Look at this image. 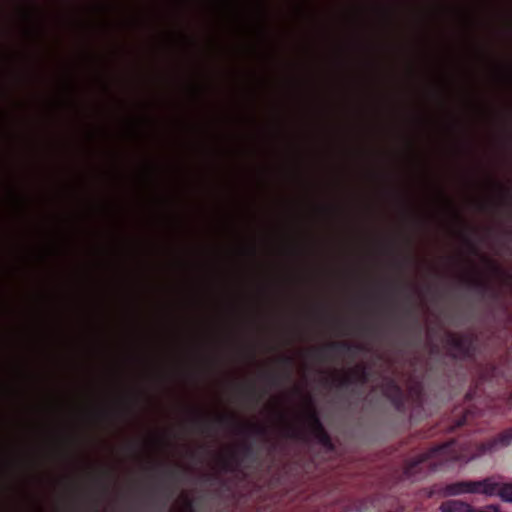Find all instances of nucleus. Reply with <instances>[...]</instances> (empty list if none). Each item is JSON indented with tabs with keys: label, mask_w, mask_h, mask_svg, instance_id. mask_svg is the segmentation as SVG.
Returning <instances> with one entry per match:
<instances>
[{
	"label": "nucleus",
	"mask_w": 512,
	"mask_h": 512,
	"mask_svg": "<svg viewBox=\"0 0 512 512\" xmlns=\"http://www.w3.org/2000/svg\"><path fill=\"white\" fill-rule=\"evenodd\" d=\"M205 482H212L218 480V476L216 474H205L203 476Z\"/></svg>",
	"instance_id": "obj_23"
},
{
	"label": "nucleus",
	"mask_w": 512,
	"mask_h": 512,
	"mask_svg": "<svg viewBox=\"0 0 512 512\" xmlns=\"http://www.w3.org/2000/svg\"><path fill=\"white\" fill-rule=\"evenodd\" d=\"M242 452L245 458H252L254 456L253 446L249 443H244L242 445Z\"/></svg>",
	"instance_id": "obj_15"
},
{
	"label": "nucleus",
	"mask_w": 512,
	"mask_h": 512,
	"mask_svg": "<svg viewBox=\"0 0 512 512\" xmlns=\"http://www.w3.org/2000/svg\"><path fill=\"white\" fill-rule=\"evenodd\" d=\"M439 492L444 497L462 494H484L499 496L505 502H512V483H500L494 477H487L479 481H457L443 485Z\"/></svg>",
	"instance_id": "obj_2"
},
{
	"label": "nucleus",
	"mask_w": 512,
	"mask_h": 512,
	"mask_svg": "<svg viewBox=\"0 0 512 512\" xmlns=\"http://www.w3.org/2000/svg\"><path fill=\"white\" fill-rule=\"evenodd\" d=\"M265 377L273 385H276L279 381V377L275 373H268L265 375Z\"/></svg>",
	"instance_id": "obj_22"
},
{
	"label": "nucleus",
	"mask_w": 512,
	"mask_h": 512,
	"mask_svg": "<svg viewBox=\"0 0 512 512\" xmlns=\"http://www.w3.org/2000/svg\"><path fill=\"white\" fill-rule=\"evenodd\" d=\"M354 382L366 383L369 378L368 370L365 366L360 365L352 370Z\"/></svg>",
	"instance_id": "obj_12"
},
{
	"label": "nucleus",
	"mask_w": 512,
	"mask_h": 512,
	"mask_svg": "<svg viewBox=\"0 0 512 512\" xmlns=\"http://www.w3.org/2000/svg\"><path fill=\"white\" fill-rule=\"evenodd\" d=\"M512 443V427L504 430L497 437L483 443L480 447L481 453L492 452L498 447H506Z\"/></svg>",
	"instance_id": "obj_9"
},
{
	"label": "nucleus",
	"mask_w": 512,
	"mask_h": 512,
	"mask_svg": "<svg viewBox=\"0 0 512 512\" xmlns=\"http://www.w3.org/2000/svg\"><path fill=\"white\" fill-rule=\"evenodd\" d=\"M504 76H505V79H506L509 83H511V82H512V70H511V67H510V66L506 67L505 75H504Z\"/></svg>",
	"instance_id": "obj_24"
},
{
	"label": "nucleus",
	"mask_w": 512,
	"mask_h": 512,
	"mask_svg": "<svg viewBox=\"0 0 512 512\" xmlns=\"http://www.w3.org/2000/svg\"><path fill=\"white\" fill-rule=\"evenodd\" d=\"M354 382V377L352 374V371L344 376L341 377H335L333 379V384L338 388H348L350 385H352Z\"/></svg>",
	"instance_id": "obj_13"
},
{
	"label": "nucleus",
	"mask_w": 512,
	"mask_h": 512,
	"mask_svg": "<svg viewBox=\"0 0 512 512\" xmlns=\"http://www.w3.org/2000/svg\"><path fill=\"white\" fill-rule=\"evenodd\" d=\"M305 423L309 429L311 435L316 441L321 444L327 450L332 451L334 445L328 432L325 430L317 411L314 408H310L305 415Z\"/></svg>",
	"instance_id": "obj_4"
},
{
	"label": "nucleus",
	"mask_w": 512,
	"mask_h": 512,
	"mask_svg": "<svg viewBox=\"0 0 512 512\" xmlns=\"http://www.w3.org/2000/svg\"><path fill=\"white\" fill-rule=\"evenodd\" d=\"M411 391L417 396V398H421L423 392V386L421 382H415L411 386Z\"/></svg>",
	"instance_id": "obj_16"
},
{
	"label": "nucleus",
	"mask_w": 512,
	"mask_h": 512,
	"mask_svg": "<svg viewBox=\"0 0 512 512\" xmlns=\"http://www.w3.org/2000/svg\"><path fill=\"white\" fill-rule=\"evenodd\" d=\"M220 426H232L237 433H252L256 436L265 437L268 434L266 426L261 424H240L234 415H220L215 420Z\"/></svg>",
	"instance_id": "obj_5"
},
{
	"label": "nucleus",
	"mask_w": 512,
	"mask_h": 512,
	"mask_svg": "<svg viewBox=\"0 0 512 512\" xmlns=\"http://www.w3.org/2000/svg\"><path fill=\"white\" fill-rule=\"evenodd\" d=\"M250 253H251L252 255H255V254H256V248H255V247H251V248H250Z\"/></svg>",
	"instance_id": "obj_28"
},
{
	"label": "nucleus",
	"mask_w": 512,
	"mask_h": 512,
	"mask_svg": "<svg viewBox=\"0 0 512 512\" xmlns=\"http://www.w3.org/2000/svg\"><path fill=\"white\" fill-rule=\"evenodd\" d=\"M462 280L472 289L477 291L478 293L484 295L488 290H490V285L487 281L478 279L475 277H463Z\"/></svg>",
	"instance_id": "obj_11"
},
{
	"label": "nucleus",
	"mask_w": 512,
	"mask_h": 512,
	"mask_svg": "<svg viewBox=\"0 0 512 512\" xmlns=\"http://www.w3.org/2000/svg\"><path fill=\"white\" fill-rule=\"evenodd\" d=\"M454 216L457 220H461V216L457 211H454Z\"/></svg>",
	"instance_id": "obj_27"
},
{
	"label": "nucleus",
	"mask_w": 512,
	"mask_h": 512,
	"mask_svg": "<svg viewBox=\"0 0 512 512\" xmlns=\"http://www.w3.org/2000/svg\"><path fill=\"white\" fill-rule=\"evenodd\" d=\"M192 423L195 429L201 433H205L212 428V422L202 417L193 418Z\"/></svg>",
	"instance_id": "obj_14"
},
{
	"label": "nucleus",
	"mask_w": 512,
	"mask_h": 512,
	"mask_svg": "<svg viewBox=\"0 0 512 512\" xmlns=\"http://www.w3.org/2000/svg\"><path fill=\"white\" fill-rule=\"evenodd\" d=\"M93 512H103V511L99 510L98 508H95V509L93 510Z\"/></svg>",
	"instance_id": "obj_31"
},
{
	"label": "nucleus",
	"mask_w": 512,
	"mask_h": 512,
	"mask_svg": "<svg viewBox=\"0 0 512 512\" xmlns=\"http://www.w3.org/2000/svg\"><path fill=\"white\" fill-rule=\"evenodd\" d=\"M468 413L469 412H467L462 418H460L457 421V424H456L457 427L463 426V425H465L467 423V421H468Z\"/></svg>",
	"instance_id": "obj_25"
},
{
	"label": "nucleus",
	"mask_w": 512,
	"mask_h": 512,
	"mask_svg": "<svg viewBox=\"0 0 512 512\" xmlns=\"http://www.w3.org/2000/svg\"><path fill=\"white\" fill-rule=\"evenodd\" d=\"M446 344L452 350L450 355L454 359L475 358L477 352V337L473 334H456L449 332L446 335Z\"/></svg>",
	"instance_id": "obj_3"
},
{
	"label": "nucleus",
	"mask_w": 512,
	"mask_h": 512,
	"mask_svg": "<svg viewBox=\"0 0 512 512\" xmlns=\"http://www.w3.org/2000/svg\"><path fill=\"white\" fill-rule=\"evenodd\" d=\"M300 431L294 427L289 426L286 429V436L289 438H298Z\"/></svg>",
	"instance_id": "obj_20"
},
{
	"label": "nucleus",
	"mask_w": 512,
	"mask_h": 512,
	"mask_svg": "<svg viewBox=\"0 0 512 512\" xmlns=\"http://www.w3.org/2000/svg\"><path fill=\"white\" fill-rule=\"evenodd\" d=\"M179 465H177V469H170L168 471H166V475L172 479V480H178L179 476H180V472L181 470L179 469Z\"/></svg>",
	"instance_id": "obj_17"
},
{
	"label": "nucleus",
	"mask_w": 512,
	"mask_h": 512,
	"mask_svg": "<svg viewBox=\"0 0 512 512\" xmlns=\"http://www.w3.org/2000/svg\"><path fill=\"white\" fill-rule=\"evenodd\" d=\"M280 363L285 366L288 370L292 367L293 365V358L290 357V356H282L280 359H279Z\"/></svg>",
	"instance_id": "obj_18"
},
{
	"label": "nucleus",
	"mask_w": 512,
	"mask_h": 512,
	"mask_svg": "<svg viewBox=\"0 0 512 512\" xmlns=\"http://www.w3.org/2000/svg\"><path fill=\"white\" fill-rule=\"evenodd\" d=\"M383 394L392 403L397 411L401 412L404 410L405 395L402 388L395 379L390 378L385 382L383 386Z\"/></svg>",
	"instance_id": "obj_7"
},
{
	"label": "nucleus",
	"mask_w": 512,
	"mask_h": 512,
	"mask_svg": "<svg viewBox=\"0 0 512 512\" xmlns=\"http://www.w3.org/2000/svg\"><path fill=\"white\" fill-rule=\"evenodd\" d=\"M461 458L458 443L455 440L445 442L407 461L403 470V478L417 481L429 472L441 470L449 463L459 461Z\"/></svg>",
	"instance_id": "obj_1"
},
{
	"label": "nucleus",
	"mask_w": 512,
	"mask_h": 512,
	"mask_svg": "<svg viewBox=\"0 0 512 512\" xmlns=\"http://www.w3.org/2000/svg\"><path fill=\"white\" fill-rule=\"evenodd\" d=\"M362 350V345L351 344L348 342H330L322 348L315 349L312 355L314 358L320 361H324L327 358V352H334L336 354L355 355L357 352Z\"/></svg>",
	"instance_id": "obj_6"
},
{
	"label": "nucleus",
	"mask_w": 512,
	"mask_h": 512,
	"mask_svg": "<svg viewBox=\"0 0 512 512\" xmlns=\"http://www.w3.org/2000/svg\"><path fill=\"white\" fill-rule=\"evenodd\" d=\"M362 330H363L364 332H369V331L371 330V327H366V326H365V327H362Z\"/></svg>",
	"instance_id": "obj_29"
},
{
	"label": "nucleus",
	"mask_w": 512,
	"mask_h": 512,
	"mask_svg": "<svg viewBox=\"0 0 512 512\" xmlns=\"http://www.w3.org/2000/svg\"><path fill=\"white\" fill-rule=\"evenodd\" d=\"M491 370H492V376L494 375V372L496 370V368L494 366L491 367Z\"/></svg>",
	"instance_id": "obj_30"
},
{
	"label": "nucleus",
	"mask_w": 512,
	"mask_h": 512,
	"mask_svg": "<svg viewBox=\"0 0 512 512\" xmlns=\"http://www.w3.org/2000/svg\"><path fill=\"white\" fill-rule=\"evenodd\" d=\"M464 243L470 249L471 253H473V254L477 253V248H476L475 244L471 241V239L468 236H464Z\"/></svg>",
	"instance_id": "obj_21"
},
{
	"label": "nucleus",
	"mask_w": 512,
	"mask_h": 512,
	"mask_svg": "<svg viewBox=\"0 0 512 512\" xmlns=\"http://www.w3.org/2000/svg\"><path fill=\"white\" fill-rule=\"evenodd\" d=\"M441 512H498L496 506L490 505L485 509H475L470 504L460 500L444 501L440 508Z\"/></svg>",
	"instance_id": "obj_8"
},
{
	"label": "nucleus",
	"mask_w": 512,
	"mask_h": 512,
	"mask_svg": "<svg viewBox=\"0 0 512 512\" xmlns=\"http://www.w3.org/2000/svg\"><path fill=\"white\" fill-rule=\"evenodd\" d=\"M193 511H194L193 501L189 498H186V500L184 502L183 509L176 511V512H193Z\"/></svg>",
	"instance_id": "obj_19"
},
{
	"label": "nucleus",
	"mask_w": 512,
	"mask_h": 512,
	"mask_svg": "<svg viewBox=\"0 0 512 512\" xmlns=\"http://www.w3.org/2000/svg\"><path fill=\"white\" fill-rule=\"evenodd\" d=\"M241 461L236 451L230 452L228 455L220 456L218 465L223 472H236L239 470Z\"/></svg>",
	"instance_id": "obj_10"
},
{
	"label": "nucleus",
	"mask_w": 512,
	"mask_h": 512,
	"mask_svg": "<svg viewBox=\"0 0 512 512\" xmlns=\"http://www.w3.org/2000/svg\"><path fill=\"white\" fill-rule=\"evenodd\" d=\"M246 392L249 396H252L254 397L255 394H256V388L254 385H249L247 388H246Z\"/></svg>",
	"instance_id": "obj_26"
}]
</instances>
